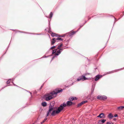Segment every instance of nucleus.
Returning a JSON list of instances; mask_svg holds the SVG:
<instances>
[{
    "mask_svg": "<svg viewBox=\"0 0 124 124\" xmlns=\"http://www.w3.org/2000/svg\"><path fill=\"white\" fill-rule=\"evenodd\" d=\"M113 119L114 120H115L116 119L115 118V119Z\"/></svg>",
    "mask_w": 124,
    "mask_h": 124,
    "instance_id": "473e14b6",
    "label": "nucleus"
},
{
    "mask_svg": "<svg viewBox=\"0 0 124 124\" xmlns=\"http://www.w3.org/2000/svg\"><path fill=\"white\" fill-rule=\"evenodd\" d=\"M62 44H61L60 45L58 46V47L57 48V49H60V48L62 47Z\"/></svg>",
    "mask_w": 124,
    "mask_h": 124,
    "instance_id": "6ab92c4d",
    "label": "nucleus"
},
{
    "mask_svg": "<svg viewBox=\"0 0 124 124\" xmlns=\"http://www.w3.org/2000/svg\"><path fill=\"white\" fill-rule=\"evenodd\" d=\"M42 105L44 107L46 106V103L45 102H42Z\"/></svg>",
    "mask_w": 124,
    "mask_h": 124,
    "instance_id": "f3484780",
    "label": "nucleus"
},
{
    "mask_svg": "<svg viewBox=\"0 0 124 124\" xmlns=\"http://www.w3.org/2000/svg\"><path fill=\"white\" fill-rule=\"evenodd\" d=\"M101 77H100V75H98L96 76L95 77V81L98 80Z\"/></svg>",
    "mask_w": 124,
    "mask_h": 124,
    "instance_id": "9b49d317",
    "label": "nucleus"
},
{
    "mask_svg": "<svg viewBox=\"0 0 124 124\" xmlns=\"http://www.w3.org/2000/svg\"><path fill=\"white\" fill-rule=\"evenodd\" d=\"M107 124H113L112 123H111L110 122H107Z\"/></svg>",
    "mask_w": 124,
    "mask_h": 124,
    "instance_id": "cd10ccee",
    "label": "nucleus"
},
{
    "mask_svg": "<svg viewBox=\"0 0 124 124\" xmlns=\"http://www.w3.org/2000/svg\"><path fill=\"white\" fill-rule=\"evenodd\" d=\"M51 35L53 37L59 36L57 34L53 33H51Z\"/></svg>",
    "mask_w": 124,
    "mask_h": 124,
    "instance_id": "2eb2a0df",
    "label": "nucleus"
},
{
    "mask_svg": "<svg viewBox=\"0 0 124 124\" xmlns=\"http://www.w3.org/2000/svg\"><path fill=\"white\" fill-rule=\"evenodd\" d=\"M53 14L52 12H51L49 16L50 18H51L53 16Z\"/></svg>",
    "mask_w": 124,
    "mask_h": 124,
    "instance_id": "4be33fe9",
    "label": "nucleus"
},
{
    "mask_svg": "<svg viewBox=\"0 0 124 124\" xmlns=\"http://www.w3.org/2000/svg\"><path fill=\"white\" fill-rule=\"evenodd\" d=\"M107 97L105 96H98L97 97V98L101 100H105L107 99Z\"/></svg>",
    "mask_w": 124,
    "mask_h": 124,
    "instance_id": "423d86ee",
    "label": "nucleus"
},
{
    "mask_svg": "<svg viewBox=\"0 0 124 124\" xmlns=\"http://www.w3.org/2000/svg\"><path fill=\"white\" fill-rule=\"evenodd\" d=\"M56 40V38H54L52 39V41L51 42V44L52 45L54 44L55 43Z\"/></svg>",
    "mask_w": 124,
    "mask_h": 124,
    "instance_id": "1a4fd4ad",
    "label": "nucleus"
},
{
    "mask_svg": "<svg viewBox=\"0 0 124 124\" xmlns=\"http://www.w3.org/2000/svg\"><path fill=\"white\" fill-rule=\"evenodd\" d=\"M47 118H45V119L43 120L44 122H45L47 119Z\"/></svg>",
    "mask_w": 124,
    "mask_h": 124,
    "instance_id": "c756f323",
    "label": "nucleus"
},
{
    "mask_svg": "<svg viewBox=\"0 0 124 124\" xmlns=\"http://www.w3.org/2000/svg\"><path fill=\"white\" fill-rule=\"evenodd\" d=\"M10 82V80H8L7 81V84H9Z\"/></svg>",
    "mask_w": 124,
    "mask_h": 124,
    "instance_id": "5701e85b",
    "label": "nucleus"
},
{
    "mask_svg": "<svg viewBox=\"0 0 124 124\" xmlns=\"http://www.w3.org/2000/svg\"><path fill=\"white\" fill-rule=\"evenodd\" d=\"M76 31H74L70 33V34L71 35H73V34H75V33H76Z\"/></svg>",
    "mask_w": 124,
    "mask_h": 124,
    "instance_id": "412c9836",
    "label": "nucleus"
},
{
    "mask_svg": "<svg viewBox=\"0 0 124 124\" xmlns=\"http://www.w3.org/2000/svg\"><path fill=\"white\" fill-rule=\"evenodd\" d=\"M55 46H53L52 47H51V48H50V49H54L55 48Z\"/></svg>",
    "mask_w": 124,
    "mask_h": 124,
    "instance_id": "393cba45",
    "label": "nucleus"
},
{
    "mask_svg": "<svg viewBox=\"0 0 124 124\" xmlns=\"http://www.w3.org/2000/svg\"><path fill=\"white\" fill-rule=\"evenodd\" d=\"M65 34H63L62 35V36H59V37H64L65 36Z\"/></svg>",
    "mask_w": 124,
    "mask_h": 124,
    "instance_id": "bb28decb",
    "label": "nucleus"
},
{
    "mask_svg": "<svg viewBox=\"0 0 124 124\" xmlns=\"http://www.w3.org/2000/svg\"><path fill=\"white\" fill-rule=\"evenodd\" d=\"M124 108V106H122L118 107L117 108V109L118 110H122Z\"/></svg>",
    "mask_w": 124,
    "mask_h": 124,
    "instance_id": "dca6fc26",
    "label": "nucleus"
},
{
    "mask_svg": "<svg viewBox=\"0 0 124 124\" xmlns=\"http://www.w3.org/2000/svg\"><path fill=\"white\" fill-rule=\"evenodd\" d=\"M58 49H55L54 50H53L52 54H54L55 55H58L61 53V51L60 50H57Z\"/></svg>",
    "mask_w": 124,
    "mask_h": 124,
    "instance_id": "7ed1b4c3",
    "label": "nucleus"
},
{
    "mask_svg": "<svg viewBox=\"0 0 124 124\" xmlns=\"http://www.w3.org/2000/svg\"><path fill=\"white\" fill-rule=\"evenodd\" d=\"M62 106V107H63V109L64 108V107L66 106H67V104H66V103H63V104H61L60 106Z\"/></svg>",
    "mask_w": 124,
    "mask_h": 124,
    "instance_id": "a211bd4d",
    "label": "nucleus"
},
{
    "mask_svg": "<svg viewBox=\"0 0 124 124\" xmlns=\"http://www.w3.org/2000/svg\"><path fill=\"white\" fill-rule=\"evenodd\" d=\"M108 117L109 118L112 119L113 117V116L111 113H110L108 115Z\"/></svg>",
    "mask_w": 124,
    "mask_h": 124,
    "instance_id": "f8f14e48",
    "label": "nucleus"
},
{
    "mask_svg": "<svg viewBox=\"0 0 124 124\" xmlns=\"http://www.w3.org/2000/svg\"><path fill=\"white\" fill-rule=\"evenodd\" d=\"M82 104H81V102L79 104H78V107H79L81 106V105H82Z\"/></svg>",
    "mask_w": 124,
    "mask_h": 124,
    "instance_id": "a878e982",
    "label": "nucleus"
},
{
    "mask_svg": "<svg viewBox=\"0 0 124 124\" xmlns=\"http://www.w3.org/2000/svg\"><path fill=\"white\" fill-rule=\"evenodd\" d=\"M45 30H46V31L47 32L50 33L51 31H50V26L48 28H47L45 29Z\"/></svg>",
    "mask_w": 124,
    "mask_h": 124,
    "instance_id": "4468645a",
    "label": "nucleus"
},
{
    "mask_svg": "<svg viewBox=\"0 0 124 124\" xmlns=\"http://www.w3.org/2000/svg\"><path fill=\"white\" fill-rule=\"evenodd\" d=\"M62 89L59 90L56 89L54 91L51 92L50 93L47 94L46 96V101H48L53 98L55 97L57 93L62 92Z\"/></svg>",
    "mask_w": 124,
    "mask_h": 124,
    "instance_id": "f257e3e1",
    "label": "nucleus"
},
{
    "mask_svg": "<svg viewBox=\"0 0 124 124\" xmlns=\"http://www.w3.org/2000/svg\"><path fill=\"white\" fill-rule=\"evenodd\" d=\"M72 102L70 101H68L67 102V106H69L72 105Z\"/></svg>",
    "mask_w": 124,
    "mask_h": 124,
    "instance_id": "ddd939ff",
    "label": "nucleus"
},
{
    "mask_svg": "<svg viewBox=\"0 0 124 124\" xmlns=\"http://www.w3.org/2000/svg\"><path fill=\"white\" fill-rule=\"evenodd\" d=\"M106 121V119H103L99 121L98 123L100 124H102L104 123Z\"/></svg>",
    "mask_w": 124,
    "mask_h": 124,
    "instance_id": "0eeeda50",
    "label": "nucleus"
},
{
    "mask_svg": "<svg viewBox=\"0 0 124 124\" xmlns=\"http://www.w3.org/2000/svg\"><path fill=\"white\" fill-rule=\"evenodd\" d=\"M87 102V101H83L81 102V104H84L85 103H86Z\"/></svg>",
    "mask_w": 124,
    "mask_h": 124,
    "instance_id": "b1692460",
    "label": "nucleus"
},
{
    "mask_svg": "<svg viewBox=\"0 0 124 124\" xmlns=\"http://www.w3.org/2000/svg\"><path fill=\"white\" fill-rule=\"evenodd\" d=\"M88 78H85V76H81L79 77L77 79V81H79L80 80H82V81H84L88 79Z\"/></svg>",
    "mask_w": 124,
    "mask_h": 124,
    "instance_id": "39448f33",
    "label": "nucleus"
},
{
    "mask_svg": "<svg viewBox=\"0 0 124 124\" xmlns=\"http://www.w3.org/2000/svg\"><path fill=\"white\" fill-rule=\"evenodd\" d=\"M52 103H53V104L54 103L53 102H51L50 103V106H49V111L47 112V114L46 115V116H48L51 113V111L53 109V107L52 106H51V104Z\"/></svg>",
    "mask_w": 124,
    "mask_h": 124,
    "instance_id": "20e7f679",
    "label": "nucleus"
},
{
    "mask_svg": "<svg viewBox=\"0 0 124 124\" xmlns=\"http://www.w3.org/2000/svg\"><path fill=\"white\" fill-rule=\"evenodd\" d=\"M58 49L59 50H60L61 51H62L63 50V49H62V48H61L60 49Z\"/></svg>",
    "mask_w": 124,
    "mask_h": 124,
    "instance_id": "c85d7f7f",
    "label": "nucleus"
},
{
    "mask_svg": "<svg viewBox=\"0 0 124 124\" xmlns=\"http://www.w3.org/2000/svg\"><path fill=\"white\" fill-rule=\"evenodd\" d=\"M77 98L76 97H70L69 98V100L70 101H72L74 100H76L77 99Z\"/></svg>",
    "mask_w": 124,
    "mask_h": 124,
    "instance_id": "9d476101",
    "label": "nucleus"
},
{
    "mask_svg": "<svg viewBox=\"0 0 124 124\" xmlns=\"http://www.w3.org/2000/svg\"><path fill=\"white\" fill-rule=\"evenodd\" d=\"M63 109V107H62V105L60 106V107L58 108L57 110L53 111L51 113V115L52 116H55L56 114H58Z\"/></svg>",
    "mask_w": 124,
    "mask_h": 124,
    "instance_id": "f03ea898",
    "label": "nucleus"
},
{
    "mask_svg": "<svg viewBox=\"0 0 124 124\" xmlns=\"http://www.w3.org/2000/svg\"><path fill=\"white\" fill-rule=\"evenodd\" d=\"M44 121H42V122H41V124H43V123H44Z\"/></svg>",
    "mask_w": 124,
    "mask_h": 124,
    "instance_id": "2f4dec72",
    "label": "nucleus"
},
{
    "mask_svg": "<svg viewBox=\"0 0 124 124\" xmlns=\"http://www.w3.org/2000/svg\"><path fill=\"white\" fill-rule=\"evenodd\" d=\"M117 116V115L116 114H115L114 115V116L115 117H116Z\"/></svg>",
    "mask_w": 124,
    "mask_h": 124,
    "instance_id": "7c9ffc66",
    "label": "nucleus"
},
{
    "mask_svg": "<svg viewBox=\"0 0 124 124\" xmlns=\"http://www.w3.org/2000/svg\"><path fill=\"white\" fill-rule=\"evenodd\" d=\"M56 40H63V39H62L61 38H57V39H56Z\"/></svg>",
    "mask_w": 124,
    "mask_h": 124,
    "instance_id": "aec40b11",
    "label": "nucleus"
},
{
    "mask_svg": "<svg viewBox=\"0 0 124 124\" xmlns=\"http://www.w3.org/2000/svg\"><path fill=\"white\" fill-rule=\"evenodd\" d=\"M104 116V114L103 113L100 114L99 116H97L98 117H100V118H103V117Z\"/></svg>",
    "mask_w": 124,
    "mask_h": 124,
    "instance_id": "6e6552de",
    "label": "nucleus"
}]
</instances>
